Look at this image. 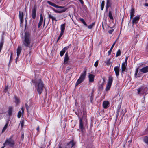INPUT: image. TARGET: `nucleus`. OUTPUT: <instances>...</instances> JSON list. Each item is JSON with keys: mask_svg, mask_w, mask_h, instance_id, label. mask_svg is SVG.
I'll list each match as a JSON object with an SVG mask.
<instances>
[{"mask_svg": "<svg viewBox=\"0 0 148 148\" xmlns=\"http://www.w3.org/2000/svg\"><path fill=\"white\" fill-rule=\"evenodd\" d=\"M25 106L26 108V109L27 110V112H28V109L29 108V106L26 103L25 104Z\"/></svg>", "mask_w": 148, "mask_h": 148, "instance_id": "nucleus-41", "label": "nucleus"}, {"mask_svg": "<svg viewBox=\"0 0 148 148\" xmlns=\"http://www.w3.org/2000/svg\"><path fill=\"white\" fill-rule=\"evenodd\" d=\"M22 43L23 47L29 48L32 47L33 43L29 33L27 32H25L24 37L23 39Z\"/></svg>", "mask_w": 148, "mask_h": 148, "instance_id": "nucleus-1", "label": "nucleus"}, {"mask_svg": "<svg viewBox=\"0 0 148 148\" xmlns=\"http://www.w3.org/2000/svg\"><path fill=\"white\" fill-rule=\"evenodd\" d=\"M56 7V8H60L63 9L62 10L60 11H57L55 9L53 8V10L56 13H62L64 12L66 10V8H65L64 7V6H59L57 5Z\"/></svg>", "mask_w": 148, "mask_h": 148, "instance_id": "nucleus-8", "label": "nucleus"}, {"mask_svg": "<svg viewBox=\"0 0 148 148\" xmlns=\"http://www.w3.org/2000/svg\"><path fill=\"white\" fill-rule=\"evenodd\" d=\"M111 52L109 50L108 52V55H110L111 53Z\"/></svg>", "mask_w": 148, "mask_h": 148, "instance_id": "nucleus-46", "label": "nucleus"}, {"mask_svg": "<svg viewBox=\"0 0 148 148\" xmlns=\"http://www.w3.org/2000/svg\"><path fill=\"white\" fill-rule=\"evenodd\" d=\"M128 57H127V56L126 57L125 60V62H123L124 63H127V60H128Z\"/></svg>", "mask_w": 148, "mask_h": 148, "instance_id": "nucleus-43", "label": "nucleus"}, {"mask_svg": "<svg viewBox=\"0 0 148 148\" xmlns=\"http://www.w3.org/2000/svg\"><path fill=\"white\" fill-rule=\"evenodd\" d=\"M110 0H107L106 3V8L107 10V9L109 7H111V3L110 2Z\"/></svg>", "mask_w": 148, "mask_h": 148, "instance_id": "nucleus-25", "label": "nucleus"}, {"mask_svg": "<svg viewBox=\"0 0 148 148\" xmlns=\"http://www.w3.org/2000/svg\"><path fill=\"white\" fill-rule=\"evenodd\" d=\"M18 59V58H17L15 59V62L16 63H17V60Z\"/></svg>", "mask_w": 148, "mask_h": 148, "instance_id": "nucleus-55", "label": "nucleus"}, {"mask_svg": "<svg viewBox=\"0 0 148 148\" xmlns=\"http://www.w3.org/2000/svg\"><path fill=\"white\" fill-rule=\"evenodd\" d=\"M108 16L110 19H111V20L113 19V17L112 16V13L110 11L109 12Z\"/></svg>", "mask_w": 148, "mask_h": 148, "instance_id": "nucleus-31", "label": "nucleus"}, {"mask_svg": "<svg viewBox=\"0 0 148 148\" xmlns=\"http://www.w3.org/2000/svg\"><path fill=\"white\" fill-rule=\"evenodd\" d=\"M24 106H23L21 108V110H22V111L23 112L24 111Z\"/></svg>", "mask_w": 148, "mask_h": 148, "instance_id": "nucleus-50", "label": "nucleus"}, {"mask_svg": "<svg viewBox=\"0 0 148 148\" xmlns=\"http://www.w3.org/2000/svg\"><path fill=\"white\" fill-rule=\"evenodd\" d=\"M147 89L146 87L142 86L137 89V93L138 94H147V92L146 91Z\"/></svg>", "mask_w": 148, "mask_h": 148, "instance_id": "nucleus-5", "label": "nucleus"}, {"mask_svg": "<svg viewBox=\"0 0 148 148\" xmlns=\"http://www.w3.org/2000/svg\"><path fill=\"white\" fill-rule=\"evenodd\" d=\"M144 5L145 6H148V3H145L144 4Z\"/></svg>", "mask_w": 148, "mask_h": 148, "instance_id": "nucleus-51", "label": "nucleus"}, {"mask_svg": "<svg viewBox=\"0 0 148 148\" xmlns=\"http://www.w3.org/2000/svg\"><path fill=\"white\" fill-rule=\"evenodd\" d=\"M127 64V63L124 62L122 63L121 66V71L122 72H123L125 71Z\"/></svg>", "mask_w": 148, "mask_h": 148, "instance_id": "nucleus-17", "label": "nucleus"}, {"mask_svg": "<svg viewBox=\"0 0 148 148\" xmlns=\"http://www.w3.org/2000/svg\"><path fill=\"white\" fill-rule=\"evenodd\" d=\"M21 114H22V112H21V111H19L18 112V114L17 115L18 117V118H20L21 115Z\"/></svg>", "mask_w": 148, "mask_h": 148, "instance_id": "nucleus-38", "label": "nucleus"}, {"mask_svg": "<svg viewBox=\"0 0 148 148\" xmlns=\"http://www.w3.org/2000/svg\"><path fill=\"white\" fill-rule=\"evenodd\" d=\"M111 85L112 84L107 83L105 89L106 90V91L109 90L111 87Z\"/></svg>", "mask_w": 148, "mask_h": 148, "instance_id": "nucleus-28", "label": "nucleus"}, {"mask_svg": "<svg viewBox=\"0 0 148 148\" xmlns=\"http://www.w3.org/2000/svg\"><path fill=\"white\" fill-rule=\"evenodd\" d=\"M31 82L34 84L36 90L38 94L40 95L43 90L44 87L42 81L41 79L36 78L32 80Z\"/></svg>", "mask_w": 148, "mask_h": 148, "instance_id": "nucleus-2", "label": "nucleus"}, {"mask_svg": "<svg viewBox=\"0 0 148 148\" xmlns=\"http://www.w3.org/2000/svg\"><path fill=\"white\" fill-rule=\"evenodd\" d=\"M135 13L134 10L133 8H132L130 12V18L132 19Z\"/></svg>", "mask_w": 148, "mask_h": 148, "instance_id": "nucleus-21", "label": "nucleus"}, {"mask_svg": "<svg viewBox=\"0 0 148 148\" xmlns=\"http://www.w3.org/2000/svg\"><path fill=\"white\" fill-rule=\"evenodd\" d=\"M23 138H24V134H22L21 136V138L23 140Z\"/></svg>", "mask_w": 148, "mask_h": 148, "instance_id": "nucleus-49", "label": "nucleus"}, {"mask_svg": "<svg viewBox=\"0 0 148 148\" xmlns=\"http://www.w3.org/2000/svg\"><path fill=\"white\" fill-rule=\"evenodd\" d=\"M69 59L68 55L67 53H66L65 55V57L64 60V63L66 64Z\"/></svg>", "mask_w": 148, "mask_h": 148, "instance_id": "nucleus-20", "label": "nucleus"}, {"mask_svg": "<svg viewBox=\"0 0 148 148\" xmlns=\"http://www.w3.org/2000/svg\"><path fill=\"white\" fill-rule=\"evenodd\" d=\"M13 108L12 107H10L8 110V114L10 116L12 114V110Z\"/></svg>", "mask_w": 148, "mask_h": 148, "instance_id": "nucleus-26", "label": "nucleus"}, {"mask_svg": "<svg viewBox=\"0 0 148 148\" xmlns=\"http://www.w3.org/2000/svg\"><path fill=\"white\" fill-rule=\"evenodd\" d=\"M4 146H8L10 147H13L14 145V142L12 137H10L6 139L5 142L3 143Z\"/></svg>", "mask_w": 148, "mask_h": 148, "instance_id": "nucleus-4", "label": "nucleus"}, {"mask_svg": "<svg viewBox=\"0 0 148 148\" xmlns=\"http://www.w3.org/2000/svg\"><path fill=\"white\" fill-rule=\"evenodd\" d=\"M40 148H43L42 147H40Z\"/></svg>", "mask_w": 148, "mask_h": 148, "instance_id": "nucleus-62", "label": "nucleus"}, {"mask_svg": "<svg viewBox=\"0 0 148 148\" xmlns=\"http://www.w3.org/2000/svg\"><path fill=\"white\" fill-rule=\"evenodd\" d=\"M48 17L49 18H51L53 21H57L56 17L53 16L49 14H48Z\"/></svg>", "mask_w": 148, "mask_h": 148, "instance_id": "nucleus-23", "label": "nucleus"}, {"mask_svg": "<svg viewBox=\"0 0 148 148\" xmlns=\"http://www.w3.org/2000/svg\"><path fill=\"white\" fill-rule=\"evenodd\" d=\"M137 73L135 72V74H134V76L136 78H137Z\"/></svg>", "mask_w": 148, "mask_h": 148, "instance_id": "nucleus-45", "label": "nucleus"}, {"mask_svg": "<svg viewBox=\"0 0 148 148\" xmlns=\"http://www.w3.org/2000/svg\"><path fill=\"white\" fill-rule=\"evenodd\" d=\"M90 99L91 101V102H92V100L93 99L92 98V96H91Z\"/></svg>", "mask_w": 148, "mask_h": 148, "instance_id": "nucleus-54", "label": "nucleus"}, {"mask_svg": "<svg viewBox=\"0 0 148 148\" xmlns=\"http://www.w3.org/2000/svg\"><path fill=\"white\" fill-rule=\"evenodd\" d=\"M1 1H2V0H0V3H1Z\"/></svg>", "mask_w": 148, "mask_h": 148, "instance_id": "nucleus-61", "label": "nucleus"}, {"mask_svg": "<svg viewBox=\"0 0 148 148\" xmlns=\"http://www.w3.org/2000/svg\"><path fill=\"white\" fill-rule=\"evenodd\" d=\"M79 127L81 131L83 133L84 129L82 119L80 118L79 120Z\"/></svg>", "mask_w": 148, "mask_h": 148, "instance_id": "nucleus-6", "label": "nucleus"}, {"mask_svg": "<svg viewBox=\"0 0 148 148\" xmlns=\"http://www.w3.org/2000/svg\"><path fill=\"white\" fill-rule=\"evenodd\" d=\"M95 25V22L92 23V24L89 25L88 26V28L89 29H92L93 27Z\"/></svg>", "mask_w": 148, "mask_h": 148, "instance_id": "nucleus-36", "label": "nucleus"}, {"mask_svg": "<svg viewBox=\"0 0 148 148\" xmlns=\"http://www.w3.org/2000/svg\"><path fill=\"white\" fill-rule=\"evenodd\" d=\"M102 27H103V28L104 29V27H103V25H102Z\"/></svg>", "mask_w": 148, "mask_h": 148, "instance_id": "nucleus-60", "label": "nucleus"}, {"mask_svg": "<svg viewBox=\"0 0 148 148\" xmlns=\"http://www.w3.org/2000/svg\"><path fill=\"white\" fill-rule=\"evenodd\" d=\"M138 68H137L136 69V70L135 72L138 73Z\"/></svg>", "mask_w": 148, "mask_h": 148, "instance_id": "nucleus-52", "label": "nucleus"}, {"mask_svg": "<svg viewBox=\"0 0 148 148\" xmlns=\"http://www.w3.org/2000/svg\"><path fill=\"white\" fill-rule=\"evenodd\" d=\"M79 20H80V21L84 24V25L85 26H86V27L87 26V24L86 23L85 21L83 18H80Z\"/></svg>", "mask_w": 148, "mask_h": 148, "instance_id": "nucleus-30", "label": "nucleus"}, {"mask_svg": "<svg viewBox=\"0 0 148 148\" xmlns=\"http://www.w3.org/2000/svg\"><path fill=\"white\" fill-rule=\"evenodd\" d=\"M140 71L143 73H146L148 72V66L144 67L140 70Z\"/></svg>", "mask_w": 148, "mask_h": 148, "instance_id": "nucleus-15", "label": "nucleus"}, {"mask_svg": "<svg viewBox=\"0 0 148 148\" xmlns=\"http://www.w3.org/2000/svg\"><path fill=\"white\" fill-rule=\"evenodd\" d=\"M65 23H64L61 25L60 26V29L61 30L60 33L63 34L65 29Z\"/></svg>", "mask_w": 148, "mask_h": 148, "instance_id": "nucleus-19", "label": "nucleus"}, {"mask_svg": "<svg viewBox=\"0 0 148 148\" xmlns=\"http://www.w3.org/2000/svg\"><path fill=\"white\" fill-rule=\"evenodd\" d=\"M9 123V121H7L6 122V123L5 125L4 126V127L3 128L2 130V132H4L6 129L7 128V127L8 126V124Z\"/></svg>", "mask_w": 148, "mask_h": 148, "instance_id": "nucleus-24", "label": "nucleus"}, {"mask_svg": "<svg viewBox=\"0 0 148 148\" xmlns=\"http://www.w3.org/2000/svg\"><path fill=\"white\" fill-rule=\"evenodd\" d=\"M63 34H62V33H60V34L59 36H58V38L57 40V41H56L57 42H58V41H59V39H60V38H61V36H62Z\"/></svg>", "mask_w": 148, "mask_h": 148, "instance_id": "nucleus-37", "label": "nucleus"}, {"mask_svg": "<svg viewBox=\"0 0 148 148\" xmlns=\"http://www.w3.org/2000/svg\"><path fill=\"white\" fill-rule=\"evenodd\" d=\"M12 56V54H11L10 57V60L11 59V58Z\"/></svg>", "mask_w": 148, "mask_h": 148, "instance_id": "nucleus-58", "label": "nucleus"}, {"mask_svg": "<svg viewBox=\"0 0 148 148\" xmlns=\"http://www.w3.org/2000/svg\"><path fill=\"white\" fill-rule=\"evenodd\" d=\"M113 80V78L112 76H110L108 77V83L112 84Z\"/></svg>", "mask_w": 148, "mask_h": 148, "instance_id": "nucleus-22", "label": "nucleus"}, {"mask_svg": "<svg viewBox=\"0 0 148 148\" xmlns=\"http://www.w3.org/2000/svg\"><path fill=\"white\" fill-rule=\"evenodd\" d=\"M110 105L109 102L107 101H104L103 103V106L105 109H106L108 108Z\"/></svg>", "mask_w": 148, "mask_h": 148, "instance_id": "nucleus-12", "label": "nucleus"}, {"mask_svg": "<svg viewBox=\"0 0 148 148\" xmlns=\"http://www.w3.org/2000/svg\"><path fill=\"white\" fill-rule=\"evenodd\" d=\"M15 102L16 103V104H17L18 103H19V100L18 99L17 97H15Z\"/></svg>", "mask_w": 148, "mask_h": 148, "instance_id": "nucleus-39", "label": "nucleus"}, {"mask_svg": "<svg viewBox=\"0 0 148 148\" xmlns=\"http://www.w3.org/2000/svg\"><path fill=\"white\" fill-rule=\"evenodd\" d=\"M8 87V85L5 86V90H7Z\"/></svg>", "mask_w": 148, "mask_h": 148, "instance_id": "nucleus-47", "label": "nucleus"}, {"mask_svg": "<svg viewBox=\"0 0 148 148\" xmlns=\"http://www.w3.org/2000/svg\"><path fill=\"white\" fill-rule=\"evenodd\" d=\"M88 74V77L89 82L90 83L93 82L94 81L95 76L94 75L90 74V73H89Z\"/></svg>", "mask_w": 148, "mask_h": 148, "instance_id": "nucleus-11", "label": "nucleus"}, {"mask_svg": "<svg viewBox=\"0 0 148 148\" xmlns=\"http://www.w3.org/2000/svg\"><path fill=\"white\" fill-rule=\"evenodd\" d=\"M43 22V17L42 14H41L40 15V18L39 22L38 23V28H40L42 25Z\"/></svg>", "mask_w": 148, "mask_h": 148, "instance_id": "nucleus-14", "label": "nucleus"}, {"mask_svg": "<svg viewBox=\"0 0 148 148\" xmlns=\"http://www.w3.org/2000/svg\"><path fill=\"white\" fill-rule=\"evenodd\" d=\"M5 146H4H4H3L2 147H1V148H4V147Z\"/></svg>", "mask_w": 148, "mask_h": 148, "instance_id": "nucleus-59", "label": "nucleus"}, {"mask_svg": "<svg viewBox=\"0 0 148 148\" xmlns=\"http://www.w3.org/2000/svg\"><path fill=\"white\" fill-rule=\"evenodd\" d=\"M21 50L22 49L21 47L18 46L17 49V58H18L19 56L21 53Z\"/></svg>", "mask_w": 148, "mask_h": 148, "instance_id": "nucleus-18", "label": "nucleus"}, {"mask_svg": "<svg viewBox=\"0 0 148 148\" xmlns=\"http://www.w3.org/2000/svg\"><path fill=\"white\" fill-rule=\"evenodd\" d=\"M69 46V47H71V44H70V45H69V46Z\"/></svg>", "mask_w": 148, "mask_h": 148, "instance_id": "nucleus-57", "label": "nucleus"}, {"mask_svg": "<svg viewBox=\"0 0 148 148\" xmlns=\"http://www.w3.org/2000/svg\"><path fill=\"white\" fill-rule=\"evenodd\" d=\"M114 30V29L110 30L108 31V32L110 34H111L113 33Z\"/></svg>", "mask_w": 148, "mask_h": 148, "instance_id": "nucleus-42", "label": "nucleus"}, {"mask_svg": "<svg viewBox=\"0 0 148 148\" xmlns=\"http://www.w3.org/2000/svg\"><path fill=\"white\" fill-rule=\"evenodd\" d=\"M69 48V46L65 47L60 52V55L61 57H62L65 52Z\"/></svg>", "mask_w": 148, "mask_h": 148, "instance_id": "nucleus-13", "label": "nucleus"}, {"mask_svg": "<svg viewBox=\"0 0 148 148\" xmlns=\"http://www.w3.org/2000/svg\"><path fill=\"white\" fill-rule=\"evenodd\" d=\"M47 3L49 5L54 7L56 8V7H57L56 5L49 1H47Z\"/></svg>", "mask_w": 148, "mask_h": 148, "instance_id": "nucleus-27", "label": "nucleus"}, {"mask_svg": "<svg viewBox=\"0 0 148 148\" xmlns=\"http://www.w3.org/2000/svg\"><path fill=\"white\" fill-rule=\"evenodd\" d=\"M98 61L99 60H97L94 64V65L95 67H97L98 66Z\"/></svg>", "mask_w": 148, "mask_h": 148, "instance_id": "nucleus-40", "label": "nucleus"}, {"mask_svg": "<svg viewBox=\"0 0 148 148\" xmlns=\"http://www.w3.org/2000/svg\"><path fill=\"white\" fill-rule=\"evenodd\" d=\"M110 59H109L107 60L105 62L106 63V64L108 65H110Z\"/></svg>", "mask_w": 148, "mask_h": 148, "instance_id": "nucleus-34", "label": "nucleus"}, {"mask_svg": "<svg viewBox=\"0 0 148 148\" xmlns=\"http://www.w3.org/2000/svg\"><path fill=\"white\" fill-rule=\"evenodd\" d=\"M45 18H44V25L45 24Z\"/></svg>", "mask_w": 148, "mask_h": 148, "instance_id": "nucleus-53", "label": "nucleus"}, {"mask_svg": "<svg viewBox=\"0 0 148 148\" xmlns=\"http://www.w3.org/2000/svg\"><path fill=\"white\" fill-rule=\"evenodd\" d=\"M116 44V41H115L112 44V47H111V48H113L114 47V45H115Z\"/></svg>", "mask_w": 148, "mask_h": 148, "instance_id": "nucleus-44", "label": "nucleus"}, {"mask_svg": "<svg viewBox=\"0 0 148 148\" xmlns=\"http://www.w3.org/2000/svg\"><path fill=\"white\" fill-rule=\"evenodd\" d=\"M24 14L23 12L21 11H19V17L20 20V26L22 25V23H23L24 20L23 18L24 16Z\"/></svg>", "mask_w": 148, "mask_h": 148, "instance_id": "nucleus-7", "label": "nucleus"}, {"mask_svg": "<svg viewBox=\"0 0 148 148\" xmlns=\"http://www.w3.org/2000/svg\"><path fill=\"white\" fill-rule=\"evenodd\" d=\"M143 141L146 144L148 143V137L147 136H145L143 138Z\"/></svg>", "mask_w": 148, "mask_h": 148, "instance_id": "nucleus-29", "label": "nucleus"}, {"mask_svg": "<svg viewBox=\"0 0 148 148\" xmlns=\"http://www.w3.org/2000/svg\"><path fill=\"white\" fill-rule=\"evenodd\" d=\"M121 51L120 49H119L117 52L116 57H117L121 55Z\"/></svg>", "mask_w": 148, "mask_h": 148, "instance_id": "nucleus-35", "label": "nucleus"}, {"mask_svg": "<svg viewBox=\"0 0 148 148\" xmlns=\"http://www.w3.org/2000/svg\"><path fill=\"white\" fill-rule=\"evenodd\" d=\"M112 49H113V48H111L109 50L110 51H112Z\"/></svg>", "mask_w": 148, "mask_h": 148, "instance_id": "nucleus-56", "label": "nucleus"}, {"mask_svg": "<svg viewBox=\"0 0 148 148\" xmlns=\"http://www.w3.org/2000/svg\"><path fill=\"white\" fill-rule=\"evenodd\" d=\"M86 69H85L82 73L81 74L80 77L77 81L75 84L76 86H77L84 80L86 75Z\"/></svg>", "mask_w": 148, "mask_h": 148, "instance_id": "nucleus-3", "label": "nucleus"}, {"mask_svg": "<svg viewBox=\"0 0 148 148\" xmlns=\"http://www.w3.org/2000/svg\"><path fill=\"white\" fill-rule=\"evenodd\" d=\"M36 130L38 132H39V126H38L36 128Z\"/></svg>", "mask_w": 148, "mask_h": 148, "instance_id": "nucleus-48", "label": "nucleus"}, {"mask_svg": "<svg viewBox=\"0 0 148 148\" xmlns=\"http://www.w3.org/2000/svg\"><path fill=\"white\" fill-rule=\"evenodd\" d=\"M24 124V120H21L20 121V124L21 126V128H23V127Z\"/></svg>", "mask_w": 148, "mask_h": 148, "instance_id": "nucleus-32", "label": "nucleus"}, {"mask_svg": "<svg viewBox=\"0 0 148 148\" xmlns=\"http://www.w3.org/2000/svg\"><path fill=\"white\" fill-rule=\"evenodd\" d=\"M140 15H137L133 18L132 21V23L133 25L136 24L138 23L140 18Z\"/></svg>", "mask_w": 148, "mask_h": 148, "instance_id": "nucleus-9", "label": "nucleus"}, {"mask_svg": "<svg viewBox=\"0 0 148 148\" xmlns=\"http://www.w3.org/2000/svg\"><path fill=\"white\" fill-rule=\"evenodd\" d=\"M105 4V2L104 1H102L101 5V9L102 10H103Z\"/></svg>", "mask_w": 148, "mask_h": 148, "instance_id": "nucleus-33", "label": "nucleus"}, {"mask_svg": "<svg viewBox=\"0 0 148 148\" xmlns=\"http://www.w3.org/2000/svg\"><path fill=\"white\" fill-rule=\"evenodd\" d=\"M114 69L115 71L116 76L118 77L119 75V67L115 66L114 67Z\"/></svg>", "mask_w": 148, "mask_h": 148, "instance_id": "nucleus-16", "label": "nucleus"}, {"mask_svg": "<svg viewBox=\"0 0 148 148\" xmlns=\"http://www.w3.org/2000/svg\"><path fill=\"white\" fill-rule=\"evenodd\" d=\"M37 8L36 6V5H35L32 9V18L33 19H35L36 18V10Z\"/></svg>", "mask_w": 148, "mask_h": 148, "instance_id": "nucleus-10", "label": "nucleus"}]
</instances>
